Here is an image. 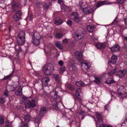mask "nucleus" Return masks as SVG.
<instances>
[{
    "label": "nucleus",
    "mask_w": 127,
    "mask_h": 127,
    "mask_svg": "<svg viewBox=\"0 0 127 127\" xmlns=\"http://www.w3.org/2000/svg\"><path fill=\"white\" fill-rule=\"evenodd\" d=\"M87 28L88 31L90 32H94L96 30V28L95 27L90 25L88 26Z\"/></svg>",
    "instance_id": "18"
},
{
    "label": "nucleus",
    "mask_w": 127,
    "mask_h": 127,
    "mask_svg": "<svg viewBox=\"0 0 127 127\" xmlns=\"http://www.w3.org/2000/svg\"><path fill=\"white\" fill-rule=\"evenodd\" d=\"M27 2V0H24V6H25Z\"/></svg>",
    "instance_id": "55"
},
{
    "label": "nucleus",
    "mask_w": 127,
    "mask_h": 127,
    "mask_svg": "<svg viewBox=\"0 0 127 127\" xmlns=\"http://www.w3.org/2000/svg\"><path fill=\"white\" fill-rule=\"evenodd\" d=\"M62 0H59L58 1V2L59 3H61V2H62Z\"/></svg>",
    "instance_id": "58"
},
{
    "label": "nucleus",
    "mask_w": 127,
    "mask_h": 127,
    "mask_svg": "<svg viewBox=\"0 0 127 127\" xmlns=\"http://www.w3.org/2000/svg\"><path fill=\"white\" fill-rule=\"evenodd\" d=\"M4 95L7 96L8 95V91L7 90H5L4 93Z\"/></svg>",
    "instance_id": "48"
},
{
    "label": "nucleus",
    "mask_w": 127,
    "mask_h": 127,
    "mask_svg": "<svg viewBox=\"0 0 127 127\" xmlns=\"http://www.w3.org/2000/svg\"><path fill=\"white\" fill-rule=\"evenodd\" d=\"M43 69L46 75H50L54 70L53 65L50 63L47 64L43 66Z\"/></svg>",
    "instance_id": "1"
},
{
    "label": "nucleus",
    "mask_w": 127,
    "mask_h": 127,
    "mask_svg": "<svg viewBox=\"0 0 127 127\" xmlns=\"http://www.w3.org/2000/svg\"><path fill=\"white\" fill-rule=\"evenodd\" d=\"M46 109L45 107H43L41 108L40 111L39 115H37L34 120V123L35 127H38L39 121L41 119L44 115L45 113Z\"/></svg>",
    "instance_id": "2"
},
{
    "label": "nucleus",
    "mask_w": 127,
    "mask_h": 127,
    "mask_svg": "<svg viewBox=\"0 0 127 127\" xmlns=\"http://www.w3.org/2000/svg\"><path fill=\"white\" fill-rule=\"evenodd\" d=\"M118 19L116 18L114 20L113 22H118Z\"/></svg>",
    "instance_id": "53"
},
{
    "label": "nucleus",
    "mask_w": 127,
    "mask_h": 127,
    "mask_svg": "<svg viewBox=\"0 0 127 127\" xmlns=\"http://www.w3.org/2000/svg\"><path fill=\"white\" fill-rule=\"evenodd\" d=\"M63 22V21L60 19L55 20V23L57 25H59L62 24Z\"/></svg>",
    "instance_id": "31"
},
{
    "label": "nucleus",
    "mask_w": 127,
    "mask_h": 127,
    "mask_svg": "<svg viewBox=\"0 0 127 127\" xmlns=\"http://www.w3.org/2000/svg\"><path fill=\"white\" fill-rule=\"evenodd\" d=\"M5 98L6 97L4 95L2 96L0 99V103L1 104H3L6 101L5 99Z\"/></svg>",
    "instance_id": "33"
},
{
    "label": "nucleus",
    "mask_w": 127,
    "mask_h": 127,
    "mask_svg": "<svg viewBox=\"0 0 127 127\" xmlns=\"http://www.w3.org/2000/svg\"><path fill=\"white\" fill-rule=\"evenodd\" d=\"M91 65V63L89 62L86 63H83L81 64L82 68H84L86 70H87L90 68Z\"/></svg>",
    "instance_id": "11"
},
{
    "label": "nucleus",
    "mask_w": 127,
    "mask_h": 127,
    "mask_svg": "<svg viewBox=\"0 0 127 127\" xmlns=\"http://www.w3.org/2000/svg\"><path fill=\"white\" fill-rule=\"evenodd\" d=\"M105 3V2L104 1H100L97 3L96 4V6L97 7H98L104 4Z\"/></svg>",
    "instance_id": "35"
},
{
    "label": "nucleus",
    "mask_w": 127,
    "mask_h": 127,
    "mask_svg": "<svg viewBox=\"0 0 127 127\" xmlns=\"http://www.w3.org/2000/svg\"><path fill=\"white\" fill-rule=\"evenodd\" d=\"M81 91L80 88H79L77 89L76 92V98L79 100H81L82 97L80 96V93L81 92Z\"/></svg>",
    "instance_id": "20"
},
{
    "label": "nucleus",
    "mask_w": 127,
    "mask_h": 127,
    "mask_svg": "<svg viewBox=\"0 0 127 127\" xmlns=\"http://www.w3.org/2000/svg\"><path fill=\"white\" fill-rule=\"evenodd\" d=\"M65 67L64 66L61 67L59 69L60 73H62L63 72L65 71Z\"/></svg>",
    "instance_id": "34"
},
{
    "label": "nucleus",
    "mask_w": 127,
    "mask_h": 127,
    "mask_svg": "<svg viewBox=\"0 0 127 127\" xmlns=\"http://www.w3.org/2000/svg\"><path fill=\"white\" fill-rule=\"evenodd\" d=\"M120 49V47L118 45H114L110 48L111 51L112 52H117Z\"/></svg>",
    "instance_id": "17"
},
{
    "label": "nucleus",
    "mask_w": 127,
    "mask_h": 127,
    "mask_svg": "<svg viewBox=\"0 0 127 127\" xmlns=\"http://www.w3.org/2000/svg\"><path fill=\"white\" fill-rule=\"evenodd\" d=\"M76 85L78 87L83 86L84 85V83L81 81L76 82Z\"/></svg>",
    "instance_id": "28"
},
{
    "label": "nucleus",
    "mask_w": 127,
    "mask_h": 127,
    "mask_svg": "<svg viewBox=\"0 0 127 127\" xmlns=\"http://www.w3.org/2000/svg\"><path fill=\"white\" fill-rule=\"evenodd\" d=\"M53 106V108L54 109L56 110H58L59 108L58 107V103L57 102L56 100H55L51 104Z\"/></svg>",
    "instance_id": "25"
},
{
    "label": "nucleus",
    "mask_w": 127,
    "mask_h": 127,
    "mask_svg": "<svg viewBox=\"0 0 127 127\" xmlns=\"http://www.w3.org/2000/svg\"><path fill=\"white\" fill-rule=\"evenodd\" d=\"M19 127H28V123L22 122L20 123Z\"/></svg>",
    "instance_id": "29"
},
{
    "label": "nucleus",
    "mask_w": 127,
    "mask_h": 127,
    "mask_svg": "<svg viewBox=\"0 0 127 127\" xmlns=\"http://www.w3.org/2000/svg\"><path fill=\"white\" fill-rule=\"evenodd\" d=\"M22 89H19L15 92V94L17 95L20 96L22 94Z\"/></svg>",
    "instance_id": "30"
},
{
    "label": "nucleus",
    "mask_w": 127,
    "mask_h": 127,
    "mask_svg": "<svg viewBox=\"0 0 127 127\" xmlns=\"http://www.w3.org/2000/svg\"><path fill=\"white\" fill-rule=\"evenodd\" d=\"M17 42L19 45H23L25 42V38H17Z\"/></svg>",
    "instance_id": "16"
},
{
    "label": "nucleus",
    "mask_w": 127,
    "mask_h": 127,
    "mask_svg": "<svg viewBox=\"0 0 127 127\" xmlns=\"http://www.w3.org/2000/svg\"><path fill=\"white\" fill-rule=\"evenodd\" d=\"M4 122V120L2 117H0V123L1 125Z\"/></svg>",
    "instance_id": "44"
},
{
    "label": "nucleus",
    "mask_w": 127,
    "mask_h": 127,
    "mask_svg": "<svg viewBox=\"0 0 127 127\" xmlns=\"http://www.w3.org/2000/svg\"><path fill=\"white\" fill-rule=\"evenodd\" d=\"M95 115L96 116L98 121L99 122H102L103 121V120L102 119L100 113L96 112L95 113Z\"/></svg>",
    "instance_id": "21"
},
{
    "label": "nucleus",
    "mask_w": 127,
    "mask_h": 127,
    "mask_svg": "<svg viewBox=\"0 0 127 127\" xmlns=\"http://www.w3.org/2000/svg\"><path fill=\"white\" fill-rule=\"evenodd\" d=\"M59 64L61 66H62L64 64V63L63 61H60L58 62Z\"/></svg>",
    "instance_id": "49"
},
{
    "label": "nucleus",
    "mask_w": 127,
    "mask_h": 127,
    "mask_svg": "<svg viewBox=\"0 0 127 127\" xmlns=\"http://www.w3.org/2000/svg\"><path fill=\"white\" fill-rule=\"evenodd\" d=\"M85 114V113H84V112L82 111H81L80 112V114L81 115V114H83V115L84 114Z\"/></svg>",
    "instance_id": "56"
},
{
    "label": "nucleus",
    "mask_w": 127,
    "mask_h": 127,
    "mask_svg": "<svg viewBox=\"0 0 127 127\" xmlns=\"http://www.w3.org/2000/svg\"><path fill=\"white\" fill-rule=\"evenodd\" d=\"M71 67H72L73 70H76V67L74 65H72Z\"/></svg>",
    "instance_id": "51"
},
{
    "label": "nucleus",
    "mask_w": 127,
    "mask_h": 127,
    "mask_svg": "<svg viewBox=\"0 0 127 127\" xmlns=\"http://www.w3.org/2000/svg\"><path fill=\"white\" fill-rule=\"evenodd\" d=\"M17 87H15L13 86H10L9 87V89L11 91H14L16 89Z\"/></svg>",
    "instance_id": "42"
},
{
    "label": "nucleus",
    "mask_w": 127,
    "mask_h": 127,
    "mask_svg": "<svg viewBox=\"0 0 127 127\" xmlns=\"http://www.w3.org/2000/svg\"><path fill=\"white\" fill-rule=\"evenodd\" d=\"M123 39H124L125 40H126V41H127V36H123Z\"/></svg>",
    "instance_id": "54"
},
{
    "label": "nucleus",
    "mask_w": 127,
    "mask_h": 127,
    "mask_svg": "<svg viewBox=\"0 0 127 127\" xmlns=\"http://www.w3.org/2000/svg\"><path fill=\"white\" fill-rule=\"evenodd\" d=\"M41 38V36L37 32H35L33 36L32 37V42L34 45L37 46L40 44V40Z\"/></svg>",
    "instance_id": "3"
},
{
    "label": "nucleus",
    "mask_w": 127,
    "mask_h": 127,
    "mask_svg": "<svg viewBox=\"0 0 127 127\" xmlns=\"http://www.w3.org/2000/svg\"><path fill=\"white\" fill-rule=\"evenodd\" d=\"M21 12L20 10L18 11L15 13L14 16V18L16 21H18L21 19Z\"/></svg>",
    "instance_id": "10"
},
{
    "label": "nucleus",
    "mask_w": 127,
    "mask_h": 127,
    "mask_svg": "<svg viewBox=\"0 0 127 127\" xmlns=\"http://www.w3.org/2000/svg\"><path fill=\"white\" fill-rule=\"evenodd\" d=\"M63 35V34L61 33H57L56 35V37L58 38H61Z\"/></svg>",
    "instance_id": "38"
},
{
    "label": "nucleus",
    "mask_w": 127,
    "mask_h": 127,
    "mask_svg": "<svg viewBox=\"0 0 127 127\" xmlns=\"http://www.w3.org/2000/svg\"><path fill=\"white\" fill-rule=\"evenodd\" d=\"M127 72V70L126 69H124L119 70L118 72L117 75L120 77L122 78L124 76Z\"/></svg>",
    "instance_id": "14"
},
{
    "label": "nucleus",
    "mask_w": 127,
    "mask_h": 127,
    "mask_svg": "<svg viewBox=\"0 0 127 127\" xmlns=\"http://www.w3.org/2000/svg\"><path fill=\"white\" fill-rule=\"evenodd\" d=\"M25 32L23 31H21L18 34L17 38H25Z\"/></svg>",
    "instance_id": "23"
},
{
    "label": "nucleus",
    "mask_w": 127,
    "mask_h": 127,
    "mask_svg": "<svg viewBox=\"0 0 127 127\" xmlns=\"http://www.w3.org/2000/svg\"><path fill=\"white\" fill-rule=\"evenodd\" d=\"M125 89L123 86H120V88L118 90L119 93L118 96L120 98H123L127 96V94L125 92Z\"/></svg>",
    "instance_id": "4"
},
{
    "label": "nucleus",
    "mask_w": 127,
    "mask_h": 127,
    "mask_svg": "<svg viewBox=\"0 0 127 127\" xmlns=\"http://www.w3.org/2000/svg\"><path fill=\"white\" fill-rule=\"evenodd\" d=\"M24 104L26 108L33 107L36 105V104L34 101L32 100L31 101L28 100L25 102Z\"/></svg>",
    "instance_id": "5"
},
{
    "label": "nucleus",
    "mask_w": 127,
    "mask_h": 127,
    "mask_svg": "<svg viewBox=\"0 0 127 127\" xmlns=\"http://www.w3.org/2000/svg\"><path fill=\"white\" fill-rule=\"evenodd\" d=\"M107 125H106L105 124H102L101 125H100L99 127H106Z\"/></svg>",
    "instance_id": "52"
},
{
    "label": "nucleus",
    "mask_w": 127,
    "mask_h": 127,
    "mask_svg": "<svg viewBox=\"0 0 127 127\" xmlns=\"http://www.w3.org/2000/svg\"><path fill=\"white\" fill-rule=\"evenodd\" d=\"M125 0H117V2L120 4L124 3Z\"/></svg>",
    "instance_id": "47"
},
{
    "label": "nucleus",
    "mask_w": 127,
    "mask_h": 127,
    "mask_svg": "<svg viewBox=\"0 0 127 127\" xmlns=\"http://www.w3.org/2000/svg\"><path fill=\"white\" fill-rule=\"evenodd\" d=\"M68 41V39L65 38L63 41V43H67Z\"/></svg>",
    "instance_id": "50"
},
{
    "label": "nucleus",
    "mask_w": 127,
    "mask_h": 127,
    "mask_svg": "<svg viewBox=\"0 0 127 127\" xmlns=\"http://www.w3.org/2000/svg\"><path fill=\"white\" fill-rule=\"evenodd\" d=\"M84 34L83 33L80 31H77L75 34L74 37L75 38L80 40L83 37Z\"/></svg>",
    "instance_id": "8"
},
{
    "label": "nucleus",
    "mask_w": 127,
    "mask_h": 127,
    "mask_svg": "<svg viewBox=\"0 0 127 127\" xmlns=\"http://www.w3.org/2000/svg\"><path fill=\"white\" fill-rule=\"evenodd\" d=\"M21 7L20 4L17 2H14L12 5V8L13 10L15 11L19 8Z\"/></svg>",
    "instance_id": "9"
},
{
    "label": "nucleus",
    "mask_w": 127,
    "mask_h": 127,
    "mask_svg": "<svg viewBox=\"0 0 127 127\" xmlns=\"http://www.w3.org/2000/svg\"><path fill=\"white\" fill-rule=\"evenodd\" d=\"M92 36H93V35H92V36H92V39H93V40H95V38H92Z\"/></svg>",
    "instance_id": "64"
},
{
    "label": "nucleus",
    "mask_w": 127,
    "mask_h": 127,
    "mask_svg": "<svg viewBox=\"0 0 127 127\" xmlns=\"http://www.w3.org/2000/svg\"><path fill=\"white\" fill-rule=\"evenodd\" d=\"M53 76L54 77L55 80L56 81H58L59 77L58 75L57 74H53Z\"/></svg>",
    "instance_id": "43"
},
{
    "label": "nucleus",
    "mask_w": 127,
    "mask_h": 127,
    "mask_svg": "<svg viewBox=\"0 0 127 127\" xmlns=\"http://www.w3.org/2000/svg\"><path fill=\"white\" fill-rule=\"evenodd\" d=\"M50 5V3L49 2H47L45 3L44 6V9H47L49 7Z\"/></svg>",
    "instance_id": "41"
},
{
    "label": "nucleus",
    "mask_w": 127,
    "mask_h": 127,
    "mask_svg": "<svg viewBox=\"0 0 127 127\" xmlns=\"http://www.w3.org/2000/svg\"><path fill=\"white\" fill-rule=\"evenodd\" d=\"M55 45L60 49H62V46L60 43L57 42L55 43Z\"/></svg>",
    "instance_id": "36"
},
{
    "label": "nucleus",
    "mask_w": 127,
    "mask_h": 127,
    "mask_svg": "<svg viewBox=\"0 0 127 127\" xmlns=\"http://www.w3.org/2000/svg\"><path fill=\"white\" fill-rule=\"evenodd\" d=\"M50 95L52 98L54 99L59 98L60 97L57 95V93L56 91H52L50 93Z\"/></svg>",
    "instance_id": "13"
},
{
    "label": "nucleus",
    "mask_w": 127,
    "mask_h": 127,
    "mask_svg": "<svg viewBox=\"0 0 127 127\" xmlns=\"http://www.w3.org/2000/svg\"><path fill=\"white\" fill-rule=\"evenodd\" d=\"M105 46V45L104 43H98L95 45V46L97 49H104Z\"/></svg>",
    "instance_id": "19"
},
{
    "label": "nucleus",
    "mask_w": 127,
    "mask_h": 127,
    "mask_svg": "<svg viewBox=\"0 0 127 127\" xmlns=\"http://www.w3.org/2000/svg\"><path fill=\"white\" fill-rule=\"evenodd\" d=\"M107 106V105H106L105 106V109L107 110H108L107 109V107H106Z\"/></svg>",
    "instance_id": "60"
},
{
    "label": "nucleus",
    "mask_w": 127,
    "mask_h": 127,
    "mask_svg": "<svg viewBox=\"0 0 127 127\" xmlns=\"http://www.w3.org/2000/svg\"><path fill=\"white\" fill-rule=\"evenodd\" d=\"M13 73L14 71L13 70L11 73L6 76H5L4 78L3 79V80H6L8 79L13 74Z\"/></svg>",
    "instance_id": "39"
},
{
    "label": "nucleus",
    "mask_w": 127,
    "mask_h": 127,
    "mask_svg": "<svg viewBox=\"0 0 127 127\" xmlns=\"http://www.w3.org/2000/svg\"><path fill=\"white\" fill-rule=\"evenodd\" d=\"M116 71V68H115L113 70L111 71L110 72H109L108 73V75L109 76H112L114 73H115Z\"/></svg>",
    "instance_id": "37"
},
{
    "label": "nucleus",
    "mask_w": 127,
    "mask_h": 127,
    "mask_svg": "<svg viewBox=\"0 0 127 127\" xmlns=\"http://www.w3.org/2000/svg\"><path fill=\"white\" fill-rule=\"evenodd\" d=\"M68 88L71 90H74L75 89V87L73 85L70 84H68L67 86Z\"/></svg>",
    "instance_id": "40"
},
{
    "label": "nucleus",
    "mask_w": 127,
    "mask_h": 127,
    "mask_svg": "<svg viewBox=\"0 0 127 127\" xmlns=\"http://www.w3.org/2000/svg\"><path fill=\"white\" fill-rule=\"evenodd\" d=\"M117 60V56L114 55H113L111 57L110 62L112 64H115Z\"/></svg>",
    "instance_id": "22"
},
{
    "label": "nucleus",
    "mask_w": 127,
    "mask_h": 127,
    "mask_svg": "<svg viewBox=\"0 0 127 127\" xmlns=\"http://www.w3.org/2000/svg\"><path fill=\"white\" fill-rule=\"evenodd\" d=\"M111 65H109L108 66V68H110V67H111Z\"/></svg>",
    "instance_id": "61"
},
{
    "label": "nucleus",
    "mask_w": 127,
    "mask_h": 127,
    "mask_svg": "<svg viewBox=\"0 0 127 127\" xmlns=\"http://www.w3.org/2000/svg\"><path fill=\"white\" fill-rule=\"evenodd\" d=\"M95 80L94 82L97 84L99 85L101 83V79L98 76H95Z\"/></svg>",
    "instance_id": "24"
},
{
    "label": "nucleus",
    "mask_w": 127,
    "mask_h": 127,
    "mask_svg": "<svg viewBox=\"0 0 127 127\" xmlns=\"http://www.w3.org/2000/svg\"><path fill=\"white\" fill-rule=\"evenodd\" d=\"M49 78L47 77H43L41 80V82L44 87H45L48 86V83L49 81Z\"/></svg>",
    "instance_id": "12"
},
{
    "label": "nucleus",
    "mask_w": 127,
    "mask_h": 127,
    "mask_svg": "<svg viewBox=\"0 0 127 127\" xmlns=\"http://www.w3.org/2000/svg\"><path fill=\"white\" fill-rule=\"evenodd\" d=\"M79 6L80 8L83 9V8H84L83 7L84 6L83 3L82 2H80L79 3Z\"/></svg>",
    "instance_id": "45"
},
{
    "label": "nucleus",
    "mask_w": 127,
    "mask_h": 127,
    "mask_svg": "<svg viewBox=\"0 0 127 127\" xmlns=\"http://www.w3.org/2000/svg\"><path fill=\"white\" fill-rule=\"evenodd\" d=\"M81 45H83V46H85V43H84V44H83V45L82 44H81Z\"/></svg>",
    "instance_id": "62"
},
{
    "label": "nucleus",
    "mask_w": 127,
    "mask_h": 127,
    "mask_svg": "<svg viewBox=\"0 0 127 127\" xmlns=\"http://www.w3.org/2000/svg\"><path fill=\"white\" fill-rule=\"evenodd\" d=\"M83 11L85 14H88L91 13L93 11V9L92 7L90 6L85 7L83 8Z\"/></svg>",
    "instance_id": "7"
},
{
    "label": "nucleus",
    "mask_w": 127,
    "mask_h": 127,
    "mask_svg": "<svg viewBox=\"0 0 127 127\" xmlns=\"http://www.w3.org/2000/svg\"><path fill=\"white\" fill-rule=\"evenodd\" d=\"M66 23L69 26L71 25L72 24V21L69 20H68L67 21Z\"/></svg>",
    "instance_id": "46"
},
{
    "label": "nucleus",
    "mask_w": 127,
    "mask_h": 127,
    "mask_svg": "<svg viewBox=\"0 0 127 127\" xmlns=\"http://www.w3.org/2000/svg\"><path fill=\"white\" fill-rule=\"evenodd\" d=\"M31 119L30 116L29 114L26 115L24 117V121L25 122L27 123Z\"/></svg>",
    "instance_id": "26"
},
{
    "label": "nucleus",
    "mask_w": 127,
    "mask_h": 127,
    "mask_svg": "<svg viewBox=\"0 0 127 127\" xmlns=\"http://www.w3.org/2000/svg\"><path fill=\"white\" fill-rule=\"evenodd\" d=\"M115 82V81L113 80L112 78H108L106 81V83L109 84H111Z\"/></svg>",
    "instance_id": "27"
},
{
    "label": "nucleus",
    "mask_w": 127,
    "mask_h": 127,
    "mask_svg": "<svg viewBox=\"0 0 127 127\" xmlns=\"http://www.w3.org/2000/svg\"><path fill=\"white\" fill-rule=\"evenodd\" d=\"M106 127H113L111 125H109L106 126Z\"/></svg>",
    "instance_id": "59"
},
{
    "label": "nucleus",
    "mask_w": 127,
    "mask_h": 127,
    "mask_svg": "<svg viewBox=\"0 0 127 127\" xmlns=\"http://www.w3.org/2000/svg\"><path fill=\"white\" fill-rule=\"evenodd\" d=\"M124 20L125 21V23L126 25H127V20H126L125 19H124Z\"/></svg>",
    "instance_id": "57"
},
{
    "label": "nucleus",
    "mask_w": 127,
    "mask_h": 127,
    "mask_svg": "<svg viewBox=\"0 0 127 127\" xmlns=\"http://www.w3.org/2000/svg\"><path fill=\"white\" fill-rule=\"evenodd\" d=\"M9 40H12V39H10L9 40H7V41H8H8Z\"/></svg>",
    "instance_id": "63"
},
{
    "label": "nucleus",
    "mask_w": 127,
    "mask_h": 127,
    "mask_svg": "<svg viewBox=\"0 0 127 127\" xmlns=\"http://www.w3.org/2000/svg\"><path fill=\"white\" fill-rule=\"evenodd\" d=\"M75 54L76 58L79 61H80L82 60L83 56L81 52L79 51H76L75 52Z\"/></svg>",
    "instance_id": "15"
},
{
    "label": "nucleus",
    "mask_w": 127,
    "mask_h": 127,
    "mask_svg": "<svg viewBox=\"0 0 127 127\" xmlns=\"http://www.w3.org/2000/svg\"><path fill=\"white\" fill-rule=\"evenodd\" d=\"M70 17L72 19L77 22L80 21V18L78 17V14L76 12L72 13Z\"/></svg>",
    "instance_id": "6"
},
{
    "label": "nucleus",
    "mask_w": 127,
    "mask_h": 127,
    "mask_svg": "<svg viewBox=\"0 0 127 127\" xmlns=\"http://www.w3.org/2000/svg\"><path fill=\"white\" fill-rule=\"evenodd\" d=\"M15 50L16 51V52L18 53H19L20 52L22 51L21 49L19 46V45H16L15 47Z\"/></svg>",
    "instance_id": "32"
}]
</instances>
